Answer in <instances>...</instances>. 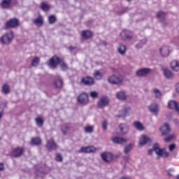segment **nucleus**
<instances>
[{"instance_id":"f257e3e1","label":"nucleus","mask_w":179,"mask_h":179,"mask_svg":"<svg viewBox=\"0 0 179 179\" xmlns=\"http://www.w3.org/2000/svg\"><path fill=\"white\" fill-rule=\"evenodd\" d=\"M153 152H155L156 155L159 157H169L170 153L166 150V148H160L157 143L153 145L152 149L148 150V155H153Z\"/></svg>"},{"instance_id":"f03ea898","label":"nucleus","mask_w":179,"mask_h":179,"mask_svg":"<svg viewBox=\"0 0 179 179\" xmlns=\"http://www.w3.org/2000/svg\"><path fill=\"white\" fill-rule=\"evenodd\" d=\"M59 63L62 71H66L68 69V65H66L65 62H62L59 57L57 56H54L50 59L48 66L50 68L54 69L57 68V65Z\"/></svg>"},{"instance_id":"7ed1b4c3","label":"nucleus","mask_w":179,"mask_h":179,"mask_svg":"<svg viewBox=\"0 0 179 179\" xmlns=\"http://www.w3.org/2000/svg\"><path fill=\"white\" fill-rule=\"evenodd\" d=\"M15 38V34L13 31L7 32L4 34L1 38V41L2 44H5L6 45H9V44H11V43L13 41V39Z\"/></svg>"},{"instance_id":"20e7f679","label":"nucleus","mask_w":179,"mask_h":179,"mask_svg":"<svg viewBox=\"0 0 179 179\" xmlns=\"http://www.w3.org/2000/svg\"><path fill=\"white\" fill-rule=\"evenodd\" d=\"M109 83H111V85H121L122 83V76H111L108 79Z\"/></svg>"},{"instance_id":"39448f33","label":"nucleus","mask_w":179,"mask_h":179,"mask_svg":"<svg viewBox=\"0 0 179 179\" xmlns=\"http://www.w3.org/2000/svg\"><path fill=\"white\" fill-rule=\"evenodd\" d=\"M110 103V99H108L106 96H102L99 98L97 104L99 108H104V107H107Z\"/></svg>"},{"instance_id":"423d86ee","label":"nucleus","mask_w":179,"mask_h":179,"mask_svg":"<svg viewBox=\"0 0 179 179\" xmlns=\"http://www.w3.org/2000/svg\"><path fill=\"white\" fill-rule=\"evenodd\" d=\"M117 131L119 132L117 133V135H127L129 132V126L125 123H122L119 124Z\"/></svg>"},{"instance_id":"0eeeda50","label":"nucleus","mask_w":179,"mask_h":179,"mask_svg":"<svg viewBox=\"0 0 179 179\" xmlns=\"http://www.w3.org/2000/svg\"><path fill=\"white\" fill-rule=\"evenodd\" d=\"M17 26H19V20L16 18L10 19L5 24L6 29H15Z\"/></svg>"},{"instance_id":"6e6552de","label":"nucleus","mask_w":179,"mask_h":179,"mask_svg":"<svg viewBox=\"0 0 179 179\" xmlns=\"http://www.w3.org/2000/svg\"><path fill=\"white\" fill-rule=\"evenodd\" d=\"M152 139L146 135H142L139 138V146H144V145H151Z\"/></svg>"},{"instance_id":"1a4fd4ad","label":"nucleus","mask_w":179,"mask_h":179,"mask_svg":"<svg viewBox=\"0 0 179 179\" xmlns=\"http://www.w3.org/2000/svg\"><path fill=\"white\" fill-rule=\"evenodd\" d=\"M81 83L85 86H93L94 85V79L92 77L86 76L81 79Z\"/></svg>"},{"instance_id":"9d476101","label":"nucleus","mask_w":179,"mask_h":179,"mask_svg":"<svg viewBox=\"0 0 179 179\" xmlns=\"http://www.w3.org/2000/svg\"><path fill=\"white\" fill-rule=\"evenodd\" d=\"M78 101L83 106L89 103V95L86 93L81 94L78 98Z\"/></svg>"},{"instance_id":"9b49d317","label":"nucleus","mask_w":179,"mask_h":179,"mask_svg":"<svg viewBox=\"0 0 179 179\" xmlns=\"http://www.w3.org/2000/svg\"><path fill=\"white\" fill-rule=\"evenodd\" d=\"M105 74L106 71L104 69L96 70L94 72V78L96 80H101Z\"/></svg>"},{"instance_id":"f8f14e48","label":"nucleus","mask_w":179,"mask_h":179,"mask_svg":"<svg viewBox=\"0 0 179 179\" xmlns=\"http://www.w3.org/2000/svg\"><path fill=\"white\" fill-rule=\"evenodd\" d=\"M120 37L122 40H132V33L129 30H124L120 33Z\"/></svg>"},{"instance_id":"ddd939ff","label":"nucleus","mask_w":179,"mask_h":179,"mask_svg":"<svg viewBox=\"0 0 179 179\" xmlns=\"http://www.w3.org/2000/svg\"><path fill=\"white\" fill-rule=\"evenodd\" d=\"M78 152L79 153H94L96 148L94 146L82 147Z\"/></svg>"},{"instance_id":"4468645a","label":"nucleus","mask_w":179,"mask_h":179,"mask_svg":"<svg viewBox=\"0 0 179 179\" xmlns=\"http://www.w3.org/2000/svg\"><path fill=\"white\" fill-rule=\"evenodd\" d=\"M150 72H152V70L150 69L144 68V69L138 70L136 73L137 76L142 77V76H146V75H149Z\"/></svg>"},{"instance_id":"2eb2a0df","label":"nucleus","mask_w":179,"mask_h":179,"mask_svg":"<svg viewBox=\"0 0 179 179\" xmlns=\"http://www.w3.org/2000/svg\"><path fill=\"white\" fill-rule=\"evenodd\" d=\"M23 152H24V149L23 148L18 147L13 150L12 156H13V157H20V156L23 155Z\"/></svg>"},{"instance_id":"dca6fc26","label":"nucleus","mask_w":179,"mask_h":179,"mask_svg":"<svg viewBox=\"0 0 179 179\" xmlns=\"http://www.w3.org/2000/svg\"><path fill=\"white\" fill-rule=\"evenodd\" d=\"M159 53L161 57L166 58L170 55V49L166 46H163L159 49Z\"/></svg>"},{"instance_id":"f3484780","label":"nucleus","mask_w":179,"mask_h":179,"mask_svg":"<svg viewBox=\"0 0 179 179\" xmlns=\"http://www.w3.org/2000/svg\"><path fill=\"white\" fill-rule=\"evenodd\" d=\"M101 157L103 162H106V163L113 160V154L110 152H103L101 155Z\"/></svg>"},{"instance_id":"a211bd4d","label":"nucleus","mask_w":179,"mask_h":179,"mask_svg":"<svg viewBox=\"0 0 179 179\" xmlns=\"http://www.w3.org/2000/svg\"><path fill=\"white\" fill-rule=\"evenodd\" d=\"M149 111L155 115L159 114V105L156 103H152L148 106Z\"/></svg>"},{"instance_id":"6ab92c4d","label":"nucleus","mask_w":179,"mask_h":179,"mask_svg":"<svg viewBox=\"0 0 179 179\" xmlns=\"http://www.w3.org/2000/svg\"><path fill=\"white\" fill-rule=\"evenodd\" d=\"M129 111H131V107L125 106L120 111V114L117 115V117H127V115H129Z\"/></svg>"},{"instance_id":"aec40b11","label":"nucleus","mask_w":179,"mask_h":179,"mask_svg":"<svg viewBox=\"0 0 179 179\" xmlns=\"http://www.w3.org/2000/svg\"><path fill=\"white\" fill-rule=\"evenodd\" d=\"M113 143H117L119 145H122V143H127V139L121 137H113L111 138Z\"/></svg>"},{"instance_id":"412c9836","label":"nucleus","mask_w":179,"mask_h":179,"mask_svg":"<svg viewBox=\"0 0 179 179\" xmlns=\"http://www.w3.org/2000/svg\"><path fill=\"white\" fill-rule=\"evenodd\" d=\"M46 146L49 150H54V149H57V144L52 139L48 140L47 141Z\"/></svg>"},{"instance_id":"4be33fe9","label":"nucleus","mask_w":179,"mask_h":179,"mask_svg":"<svg viewBox=\"0 0 179 179\" xmlns=\"http://www.w3.org/2000/svg\"><path fill=\"white\" fill-rule=\"evenodd\" d=\"M164 76L166 78V79H172L173 78V73L171 71L169 70L167 68L162 69Z\"/></svg>"},{"instance_id":"5701e85b","label":"nucleus","mask_w":179,"mask_h":179,"mask_svg":"<svg viewBox=\"0 0 179 179\" xmlns=\"http://www.w3.org/2000/svg\"><path fill=\"white\" fill-rule=\"evenodd\" d=\"M116 98L117 100H127V93L124 91H120L116 93Z\"/></svg>"},{"instance_id":"b1692460","label":"nucleus","mask_w":179,"mask_h":179,"mask_svg":"<svg viewBox=\"0 0 179 179\" xmlns=\"http://www.w3.org/2000/svg\"><path fill=\"white\" fill-rule=\"evenodd\" d=\"M160 131L162 135H167L170 132V127L167 123H165L161 128Z\"/></svg>"},{"instance_id":"393cba45","label":"nucleus","mask_w":179,"mask_h":179,"mask_svg":"<svg viewBox=\"0 0 179 179\" xmlns=\"http://www.w3.org/2000/svg\"><path fill=\"white\" fill-rule=\"evenodd\" d=\"M64 85V82L62 81V78L61 77H57V79L55 80L54 85L57 89H59L62 87V85Z\"/></svg>"},{"instance_id":"a878e982","label":"nucleus","mask_w":179,"mask_h":179,"mask_svg":"<svg viewBox=\"0 0 179 179\" xmlns=\"http://www.w3.org/2000/svg\"><path fill=\"white\" fill-rule=\"evenodd\" d=\"M171 69L176 72H178L179 71V63L177 60H173L171 62Z\"/></svg>"},{"instance_id":"bb28decb","label":"nucleus","mask_w":179,"mask_h":179,"mask_svg":"<svg viewBox=\"0 0 179 179\" xmlns=\"http://www.w3.org/2000/svg\"><path fill=\"white\" fill-rule=\"evenodd\" d=\"M119 54L124 55L127 52V46L124 45L120 44L117 48Z\"/></svg>"},{"instance_id":"cd10ccee","label":"nucleus","mask_w":179,"mask_h":179,"mask_svg":"<svg viewBox=\"0 0 179 179\" xmlns=\"http://www.w3.org/2000/svg\"><path fill=\"white\" fill-rule=\"evenodd\" d=\"M12 0H3L1 3V6L4 9H6L10 6V3Z\"/></svg>"},{"instance_id":"c85d7f7f","label":"nucleus","mask_w":179,"mask_h":179,"mask_svg":"<svg viewBox=\"0 0 179 179\" xmlns=\"http://www.w3.org/2000/svg\"><path fill=\"white\" fill-rule=\"evenodd\" d=\"M134 128H136L138 131H143V124L138 121H136L133 123Z\"/></svg>"},{"instance_id":"c756f323","label":"nucleus","mask_w":179,"mask_h":179,"mask_svg":"<svg viewBox=\"0 0 179 179\" xmlns=\"http://www.w3.org/2000/svg\"><path fill=\"white\" fill-rule=\"evenodd\" d=\"M92 34L90 31H83L81 34L83 38H90Z\"/></svg>"},{"instance_id":"7c9ffc66","label":"nucleus","mask_w":179,"mask_h":179,"mask_svg":"<svg viewBox=\"0 0 179 179\" xmlns=\"http://www.w3.org/2000/svg\"><path fill=\"white\" fill-rule=\"evenodd\" d=\"M35 121L36 122V125L38 127H43L44 124V120H43L42 117H38L35 119Z\"/></svg>"},{"instance_id":"2f4dec72","label":"nucleus","mask_w":179,"mask_h":179,"mask_svg":"<svg viewBox=\"0 0 179 179\" xmlns=\"http://www.w3.org/2000/svg\"><path fill=\"white\" fill-rule=\"evenodd\" d=\"M153 93H154L156 99H160V97H162V92H160L159 90V89H157V88H155L153 90Z\"/></svg>"},{"instance_id":"473e14b6","label":"nucleus","mask_w":179,"mask_h":179,"mask_svg":"<svg viewBox=\"0 0 179 179\" xmlns=\"http://www.w3.org/2000/svg\"><path fill=\"white\" fill-rule=\"evenodd\" d=\"M93 131H94V127L93 126H87L85 127V134H92Z\"/></svg>"},{"instance_id":"72a5a7b5","label":"nucleus","mask_w":179,"mask_h":179,"mask_svg":"<svg viewBox=\"0 0 179 179\" xmlns=\"http://www.w3.org/2000/svg\"><path fill=\"white\" fill-rule=\"evenodd\" d=\"M31 145H40V143H41V139L38 137L34 138L31 139Z\"/></svg>"},{"instance_id":"f704fd0d","label":"nucleus","mask_w":179,"mask_h":179,"mask_svg":"<svg viewBox=\"0 0 179 179\" xmlns=\"http://www.w3.org/2000/svg\"><path fill=\"white\" fill-rule=\"evenodd\" d=\"M35 24L38 27L43 26V17H39L34 20Z\"/></svg>"},{"instance_id":"c9c22d12","label":"nucleus","mask_w":179,"mask_h":179,"mask_svg":"<svg viewBox=\"0 0 179 179\" xmlns=\"http://www.w3.org/2000/svg\"><path fill=\"white\" fill-rule=\"evenodd\" d=\"M148 43V39L143 38L140 41V43L136 45V48H142V46Z\"/></svg>"},{"instance_id":"e433bc0d","label":"nucleus","mask_w":179,"mask_h":179,"mask_svg":"<svg viewBox=\"0 0 179 179\" xmlns=\"http://www.w3.org/2000/svg\"><path fill=\"white\" fill-rule=\"evenodd\" d=\"M2 92L4 93V94H8L10 92L9 90V85L7 84H4L2 87Z\"/></svg>"},{"instance_id":"4c0bfd02","label":"nucleus","mask_w":179,"mask_h":179,"mask_svg":"<svg viewBox=\"0 0 179 179\" xmlns=\"http://www.w3.org/2000/svg\"><path fill=\"white\" fill-rule=\"evenodd\" d=\"M133 148H134V144H129L124 148V153H126V155L127 153H129V151L132 150Z\"/></svg>"},{"instance_id":"58836bf2","label":"nucleus","mask_w":179,"mask_h":179,"mask_svg":"<svg viewBox=\"0 0 179 179\" xmlns=\"http://www.w3.org/2000/svg\"><path fill=\"white\" fill-rule=\"evenodd\" d=\"M41 8L43 10H45V12H47L50 9V6L45 3H42L41 5Z\"/></svg>"},{"instance_id":"ea45409f","label":"nucleus","mask_w":179,"mask_h":179,"mask_svg":"<svg viewBox=\"0 0 179 179\" xmlns=\"http://www.w3.org/2000/svg\"><path fill=\"white\" fill-rule=\"evenodd\" d=\"M48 20H49V23L50 24H52L55 23V22H57V17H55V15H50L48 17Z\"/></svg>"},{"instance_id":"a19ab883","label":"nucleus","mask_w":179,"mask_h":179,"mask_svg":"<svg viewBox=\"0 0 179 179\" xmlns=\"http://www.w3.org/2000/svg\"><path fill=\"white\" fill-rule=\"evenodd\" d=\"M38 64H40V58L35 57L32 60V63H31L32 66H37V65H38Z\"/></svg>"},{"instance_id":"79ce46f5","label":"nucleus","mask_w":179,"mask_h":179,"mask_svg":"<svg viewBox=\"0 0 179 179\" xmlns=\"http://www.w3.org/2000/svg\"><path fill=\"white\" fill-rule=\"evenodd\" d=\"M157 17L158 19L163 20L164 17H166V14L163 11H159L157 13Z\"/></svg>"},{"instance_id":"37998d69","label":"nucleus","mask_w":179,"mask_h":179,"mask_svg":"<svg viewBox=\"0 0 179 179\" xmlns=\"http://www.w3.org/2000/svg\"><path fill=\"white\" fill-rule=\"evenodd\" d=\"M68 129H69V126L67 124H64L62 127V132L64 134V135L66 134V131H68Z\"/></svg>"},{"instance_id":"c03bdc74","label":"nucleus","mask_w":179,"mask_h":179,"mask_svg":"<svg viewBox=\"0 0 179 179\" xmlns=\"http://www.w3.org/2000/svg\"><path fill=\"white\" fill-rule=\"evenodd\" d=\"M90 96L92 97V99H97V97H99V93H97L96 91H92L90 92Z\"/></svg>"},{"instance_id":"a18cd8bd","label":"nucleus","mask_w":179,"mask_h":179,"mask_svg":"<svg viewBox=\"0 0 179 179\" xmlns=\"http://www.w3.org/2000/svg\"><path fill=\"white\" fill-rule=\"evenodd\" d=\"M174 139V135H171L164 138L165 142H170V141H173Z\"/></svg>"},{"instance_id":"49530a36","label":"nucleus","mask_w":179,"mask_h":179,"mask_svg":"<svg viewBox=\"0 0 179 179\" xmlns=\"http://www.w3.org/2000/svg\"><path fill=\"white\" fill-rule=\"evenodd\" d=\"M108 126V123L107 122L106 120H104L103 122H102V128L103 129L106 130L107 129V127Z\"/></svg>"},{"instance_id":"de8ad7c7","label":"nucleus","mask_w":179,"mask_h":179,"mask_svg":"<svg viewBox=\"0 0 179 179\" xmlns=\"http://www.w3.org/2000/svg\"><path fill=\"white\" fill-rule=\"evenodd\" d=\"M56 161L57 162H62V155H61V154H57V155Z\"/></svg>"},{"instance_id":"09e8293b","label":"nucleus","mask_w":179,"mask_h":179,"mask_svg":"<svg viewBox=\"0 0 179 179\" xmlns=\"http://www.w3.org/2000/svg\"><path fill=\"white\" fill-rule=\"evenodd\" d=\"M169 149L170 150V152H173V150H174V149H176V144H171L169 145Z\"/></svg>"},{"instance_id":"8fccbe9b","label":"nucleus","mask_w":179,"mask_h":179,"mask_svg":"<svg viewBox=\"0 0 179 179\" xmlns=\"http://www.w3.org/2000/svg\"><path fill=\"white\" fill-rule=\"evenodd\" d=\"M174 171L173 169H171L168 171H166V173L169 177H173V174H171V172Z\"/></svg>"},{"instance_id":"3c124183","label":"nucleus","mask_w":179,"mask_h":179,"mask_svg":"<svg viewBox=\"0 0 179 179\" xmlns=\"http://www.w3.org/2000/svg\"><path fill=\"white\" fill-rule=\"evenodd\" d=\"M6 104H8L7 102H3V103H1L0 106H1L2 108H6Z\"/></svg>"},{"instance_id":"603ef678","label":"nucleus","mask_w":179,"mask_h":179,"mask_svg":"<svg viewBox=\"0 0 179 179\" xmlns=\"http://www.w3.org/2000/svg\"><path fill=\"white\" fill-rule=\"evenodd\" d=\"M5 170V168L3 167V164L0 163V171H3Z\"/></svg>"},{"instance_id":"864d4df0","label":"nucleus","mask_w":179,"mask_h":179,"mask_svg":"<svg viewBox=\"0 0 179 179\" xmlns=\"http://www.w3.org/2000/svg\"><path fill=\"white\" fill-rule=\"evenodd\" d=\"M69 50L70 51H73V50H76V47H73V46H71V47H69Z\"/></svg>"},{"instance_id":"5fc2aeb1","label":"nucleus","mask_w":179,"mask_h":179,"mask_svg":"<svg viewBox=\"0 0 179 179\" xmlns=\"http://www.w3.org/2000/svg\"><path fill=\"white\" fill-rule=\"evenodd\" d=\"M2 117H3V111L0 112V121L2 120Z\"/></svg>"},{"instance_id":"6e6d98bb","label":"nucleus","mask_w":179,"mask_h":179,"mask_svg":"<svg viewBox=\"0 0 179 179\" xmlns=\"http://www.w3.org/2000/svg\"><path fill=\"white\" fill-rule=\"evenodd\" d=\"M176 92H178V93H179V83H178L176 85Z\"/></svg>"},{"instance_id":"4d7b16f0","label":"nucleus","mask_w":179,"mask_h":179,"mask_svg":"<svg viewBox=\"0 0 179 179\" xmlns=\"http://www.w3.org/2000/svg\"><path fill=\"white\" fill-rule=\"evenodd\" d=\"M120 179H131L129 177L123 176Z\"/></svg>"},{"instance_id":"13d9d810","label":"nucleus","mask_w":179,"mask_h":179,"mask_svg":"<svg viewBox=\"0 0 179 179\" xmlns=\"http://www.w3.org/2000/svg\"><path fill=\"white\" fill-rule=\"evenodd\" d=\"M175 123L178 124V120H175Z\"/></svg>"},{"instance_id":"bf43d9fd","label":"nucleus","mask_w":179,"mask_h":179,"mask_svg":"<svg viewBox=\"0 0 179 179\" xmlns=\"http://www.w3.org/2000/svg\"><path fill=\"white\" fill-rule=\"evenodd\" d=\"M124 160H128V157H124Z\"/></svg>"},{"instance_id":"052dcab7","label":"nucleus","mask_w":179,"mask_h":179,"mask_svg":"<svg viewBox=\"0 0 179 179\" xmlns=\"http://www.w3.org/2000/svg\"><path fill=\"white\" fill-rule=\"evenodd\" d=\"M176 178H177V179H179V175H178V176H176Z\"/></svg>"},{"instance_id":"680f3d73","label":"nucleus","mask_w":179,"mask_h":179,"mask_svg":"<svg viewBox=\"0 0 179 179\" xmlns=\"http://www.w3.org/2000/svg\"><path fill=\"white\" fill-rule=\"evenodd\" d=\"M113 72H115V69H113Z\"/></svg>"},{"instance_id":"e2e57ef3","label":"nucleus","mask_w":179,"mask_h":179,"mask_svg":"<svg viewBox=\"0 0 179 179\" xmlns=\"http://www.w3.org/2000/svg\"><path fill=\"white\" fill-rule=\"evenodd\" d=\"M127 1H131V0H127Z\"/></svg>"}]
</instances>
